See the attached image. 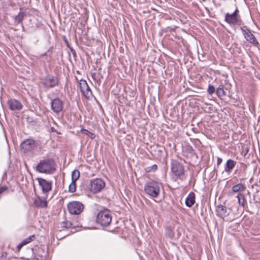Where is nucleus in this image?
Masks as SVG:
<instances>
[{
  "label": "nucleus",
  "instance_id": "f257e3e1",
  "mask_svg": "<svg viewBox=\"0 0 260 260\" xmlns=\"http://www.w3.org/2000/svg\"><path fill=\"white\" fill-rule=\"evenodd\" d=\"M38 172L45 174H52L55 170V162L52 159L41 160L36 167Z\"/></svg>",
  "mask_w": 260,
  "mask_h": 260
},
{
  "label": "nucleus",
  "instance_id": "f03ea898",
  "mask_svg": "<svg viewBox=\"0 0 260 260\" xmlns=\"http://www.w3.org/2000/svg\"><path fill=\"white\" fill-rule=\"evenodd\" d=\"M171 171L177 178L181 181H184L186 179L184 166L178 160L176 159L171 160Z\"/></svg>",
  "mask_w": 260,
  "mask_h": 260
},
{
  "label": "nucleus",
  "instance_id": "7ed1b4c3",
  "mask_svg": "<svg viewBox=\"0 0 260 260\" xmlns=\"http://www.w3.org/2000/svg\"><path fill=\"white\" fill-rule=\"evenodd\" d=\"M145 192L152 198H156L160 193V184L155 181L148 182L144 187Z\"/></svg>",
  "mask_w": 260,
  "mask_h": 260
},
{
  "label": "nucleus",
  "instance_id": "20e7f679",
  "mask_svg": "<svg viewBox=\"0 0 260 260\" xmlns=\"http://www.w3.org/2000/svg\"><path fill=\"white\" fill-rule=\"evenodd\" d=\"M97 223L102 226H106L109 225L112 220V216L108 210L100 211L97 215L96 219Z\"/></svg>",
  "mask_w": 260,
  "mask_h": 260
},
{
  "label": "nucleus",
  "instance_id": "39448f33",
  "mask_svg": "<svg viewBox=\"0 0 260 260\" xmlns=\"http://www.w3.org/2000/svg\"><path fill=\"white\" fill-rule=\"evenodd\" d=\"M105 186V183L103 180L96 178L90 181L89 188L91 192L96 193L101 191Z\"/></svg>",
  "mask_w": 260,
  "mask_h": 260
},
{
  "label": "nucleus",
  "instance_id": "423d86ee",
  "mask_svg": "<svg viewBox=\"0 0 260 260\" xmlns=\"http://www.w3.org/2000/svg\"><path fill=\"white\" fill-rule=\"evenodd\" d=\"M68 209L71 214H80L84 209V205L80 202L73 201L68 205Z\"/></svg>",
  "mask_w": 260,
  "mask_h": 260
},
{
  "label": "nucleus",
  "instance_id": "0eeeda50",
  "mask_svg": "<svg viewBox=\"0 0 260 260\" xmlns=\"http://www.w3.org/2000/svg\"><path fill=\"white\" fill-rule=\"evenodd\" d=\"M36 147V142L31 139H28L23 141L20 144L21 152L26 153L31 151Z\"/></svg>",
  "mask_w": 260,
  "mask_h": 260
},
{
  "label": "nucleus",
  "instance_id": "6e6552de",
  "mask_svg": "<svg viewBox=\"0 0 260 260\" xmlns=\"http://www.w3.org/2000/svg\"><path fill=\"white\" fill-rule=\"evenodd\" d=\"M241 30H242L244 38L249 43L254 45H256L258 43L256 38L251 32L250 30L246 26L241 27Z\"/></svg>",
  "mask_w": 260,
  "mask_h": 260
},
{
  "label": "nucleus",
  "instance_id": "1a4fd4ad",
  "mask_svg": "<svg viewBox=\"0 0 260 260\" xmlns=\"http://www.w3.org/2000/svg\"><path fill=\"white\" fill-rule=\"evenodd\" d=\"M43 84L46 88H53L58 85V80L56 77L48 75L44 78Z\"/></svg>",
  "mask_w": 260,
  "mask_h": 260
},
{
  "label": "nucleus",
  "instance_id": "9d476101",
  "mask_svg": "<svg viewBox=\"0 0 260 260\" xmlns=\"http://www.w3.org/2000/svg\"><path fill=\"white\" fill-rule=\"evenodd\" d=\"M79 85L83 95L89 99L92 95V92L87 82L84 80L81 79L79 82Z\"/></svg>",
  "mask_w": 260,
  "mask_h": 260
},
{
  "label": "nucleus",
  "instance_id": "9b49d317",
  "mask_svg": "<svg viewBox=\"0 0 260 260\" xmlns=\"http://www.w3.org/2000/svg\"><path fill=\"white\" fill-rule=\"evenodd\" d=\"M63 103L59 98H55L51 102V109L55 113H59L63 110Z\"/></svg>",
  "mask_w": 260,
  "mask_h": 260
},
{
  "label": "nucleus",
  "instance_id": "f8f14e48",
  "mask_svg": "<svg viewBox=\"0 0 260 260\" xmlns=\"http://www.w3.org/2000/svg\"><path fill=\"white\" fill-rule=\"evenodd\" d=\"M225 21L230 25L240 24L241 22L240 17H236L231 14L226 13L225 15Z\"/></svg>",
  "mask_w": 260,
  "mask_h": 260
},
{
  "label": "nucleus",
  "instance_id": "ddd939ff",
  "mask_svg": "<svg viewBox=\"0 0 260 260\" xmlns=\"http://www.w3.org/2000/svg\"><path fill=\"white\" fill-rule=\"evenodd\" d=\"M39 185L42 187V190L44 192H48L51 189V182L47 181L43 178L37 179Z\"/></svg>",
  "mask_w": 260,
  "mask_h": 260
},
{
  "label": "nucleus",
  "instance_id": "4468645a",
  "mask_svg": "<svg viewBox=\"0 0 260 260\" xmlns=\"http://www.w3.org/2000/svg\"><path fill=\"white\" fill-rule=\"evenodd\" d=\"M9 108L11 110H20L23 107L22 104L18 100L11 99L8 101Z\"/></svg>",
  "mask_w": 260,
  "mask_h": 260
},
{
  "label": "nucleus",
  "instance_id": "2eb2a0df",
  "mask_svg": "<svg viewBox=\"0 0 260 260\" xmlns=\"http://www.w3.org/2000/svg\"><path fill=\"white\" fill-rule=\"evenodd\" d=\"M216 215L220 217H224L228 215L227 213V208L226 207L222 204H219L216 207Z\"/></svg>",
  "mask_w": 260,
  "mask_h": 260
},
{
  "label": "nucleus",
  "instance_id": "dca6fc26",
  "mask_svg": "<svg viewBox=\"0 0 260 260\" xmlns=\"http://www.w3.org/2000/svg\"><path fill=\"white\" fill-rule=\"evenodd\" d=\"M237 164V162L232 159H229L225 164L224 166V171L230 174L231 173L232 170L234 169Z\"/></svg>",
  "mask_w": 260,
  "mask_h": 260
},
{
  "label": "nucleus",
  "instance_id": "f3484780",
  "mask_svg": "<svg viewBox=\"0 0 260 260\" xmlns=\"http://www.w3.org/2000/svg\"><path fill=\"white\" fill-rule=\"evenodd\" d=\"M195 203V194L190 192L185 200V205L188 207H191Z\"/></svg>",
  "mask_w": 260,
  "mask_h": 260
},
{
  "label": "nucleus",
  "instance_id": "a211bd4d",
  "mask_svg": "<svg viewBox=\"0 0 260 260\" xmlns=\"http://www.w3.org/2000/svg\"><path fill=\"white\" fill-rule=\"evenodd\" d=\"M35 206L37 208H45L47 206V202L45 199L38 198L34 202Z\"/></svg>",
  "mask_w": 260,
  "mask_h": 260
},
{
  "label": "nucleus",
  "instance_id": "6ab92c4d",
  "mask_svg": "<svg viewBox=\"0 0 260 260\" xmlns=\"http://www.w3.org/2000/svg\"><path fill=\"white\" fill-rule=\"evenodd\" d=\"M246 187L244 184L238 183L233 185L232 187V190L234 192L241 193L244 191Z\"/></svg>",
  "mask_w": 260,
  "mask_h": 260
},
{
  "label": "nucleus",
  "instance_id": "aec40b11",
  "mask_svg": "<svg viewBox=\"0 0 260 260\" xmlns=\"http://www.w3.org/2000/svg\"><path fill=\"white\" fill-rule=\"evenodd\" d=\"M237 198H238V203L239 205L244 207L246 201L245 196L242 193H238V194L237 196Z\"/></svg>",
  "mask_w": 260,
  "mask_h": 260
},
{
  "label": "nucleus",
  "instance_id": "412c9836",
  "mask_svg": "<svg viewBox=\"0 0 260 260\" xmlns=\"http://www.w3.org/2000/svg\"><path fill=\"white\" fill-rule=\"evenodd\" d=\"M60 225L62 228L73 229L75 228V225L72 222L67 220L62 222Z\"/></svg>",
  "mask_w": 260,
  "mask_h": 260
},
{
  "label": "nucleus",
  "instance_id": "4be33fe9",
  "mask_svg": "<svg viewBox=\"0 0 260 260\" xmlns=\"http://www.w3.org/2000/svg\"><path fill=\"white\" fill-rule=\"evenodd\" d=\"M25 16V13L20 11L18 14L15 17V22L18 23H22Z\"/></svg>",
  "mask_w": 260,
  "mask_h": 260
},
{
  "label": "nucleus",
  "instance_id": "5701e85b",
  "mask_svg": "<svg viewBox=\"0 0 260 260\" xmlns=\"http://www.w3.org/2000/svg\"><path fill=\"white\" fill-rule=\"evenodd\" d=\"M80 172L78 170H74L72 173V181L76 182L79 178Z\"/></svg>",
  "mask_w": 260,
  "mask_h": 260
},
{
  "label": "nucleus",
  "instance_id": "b1692460",
  "mask_svg": "<svg viewBox=\"0 0 260 260\" xmlns=\"http://www.w3.org/2000/svg\"><path fill=\"white\" fill-rule=\"evenodd\" d=\"M216 94L218 97H222L225 95V92L223 89V86L221 85L218 87L216 91Z\"/></svg>",
  "mask_w": 260,
  "mask_h": 260
},
{
  "label": "nucleus",
  "instance_id": "393cba45",
  "mask_svg": "<svg viewBox=\"0 0 260 260\" xmlns=\"http://www.w3.org/2000/svg\"><path fill=\"white\" fill-rule=\"evenodd\" d=\"M81 132L82 133H83V134L87 136L91 139H93L95 138V135L93 133H92L89 132V131L85 129L84 128H82L81 129Z\"/></svg>",
  "mask_w": 260,
  "mask_h": 260
},
{
  "label": "nucleus",
  "instance_id": "a878e982",
  "mask_svg": "<svg viewBox=\"0 0 260 260\" xmlns=\"http://www.w3.org/2000/svg\"><path fill=\"white\" fill-rule=\"evenodd\" d=\"M166 235L170 238H172L174 236V233L170 226L166 228Z\"/></svg>",
  "mask_w": 260,
  "mask_h": 260
},
{
  "label": "nucleus",
  "instance_id": "bb28decb",
  "mask_svg": "<svg viewBox=\"0 0 260 260\" xmlns=\"http://www.w3.org/2000/svg\"><path fill=\"white\" fill-rule=\"evenodd\" d=\"M76 182L72 181L71 183L69 186V190L70 192L73 193L76 191Z\"/></svg>",
  "mask_w": 260,
  "mask_h": 260
},
{
  "label": "nucleus",
  "instance_id": "cd10ccee",
  "mask_svg": "<svg viewBox=\"0 0 260 260\" xmlns=\"http://www.w3.org/2000/svg\"><path fill=\"white\" fill-rule=\"evenodd\" d=\"M157 166L156 165H153L151 167H148L145 168V170L146 172H150L151 171H155L157 170Z\"/></svg>",
  "mask_w": 260,
  "mask_h": 260
},
{
  "label": "nucleus",
  "instance_id": "c85d7f7f",
  "mask_svg": "<svg viewBox=\"0 0 260 260\" xmlns=\"http://www.w3.org/2000/svg\"><path fill=\"white\" fill-rule=\"evenodd\" d=\"M34 238H35V236L31 235V236H30L29 237H27V238L25 239L24 240H23L22 242H23V244H24V245H25L26 244L32 241Z\"/></svg>",
  "mask_w": 260,
  "mask_h": 260
},
{
  "label": "nucleus",
  "instance_id": "c756f323",
  "mask_svg": "<svg viewBox=\"0 0 260 260\" xmlns=\"http://www.w3.org/2000/svg\"><path fill=\"white\" fill-rule=\"evenodd\" d=\"M207 91L208 93L210 94H212L213 93H214L215 91V89L214 86L209 84L208 86Z\"/></svg>",
  "mask_w": 260,
  "mask_h": 260
},
{
  "label": "nucleus",
  "instance_id": "7c9ffc66",
  "mask_svg": "<svg viewBox=\"0 0 260 260\" xmlns=\"http://www.w3.org/2000/svg\"><path fill=\"white\" fill-rule=\"evenodd\" d=\"M249 149L247 146H244L242 147V154L245 157L246 156L247 154L249 152Z\"/></svg>",
  "mask_w": 260,
  "mask_h": 260
},
{
  "label": "nucleus",
  "instance_id": "2f4dec72",
  "mask_svg": "<svg viewBox=\"0 0 260 260\" xmlns=\"http://www.w3.org/2000/svg\"><path fill=\"white\" fill-rule=\"evenodd\" d=\"M7 253L3 252L0 257V260H7Z\"/></svg>",
  "mask_w": 260,
  "mask_h": 260
},
{
  "label": "nucleus",
  "instance_id": "473e14b6",
  "mask_svg": "<svg viewBox=\"0 0 260 260\" xmlns=\"http://www.w3.org/2000/svg\"><path fill=\"white\" fill-rule=\"evenodd\" d=\"M8 189V187L6 186L0 187V194L4 192L5 191L7 190Z\"/></svg>",
  "mask_w": 260,
  "mask_h": 260
},
{
  "label": "nucleus",
  "instance_id": "72a5a7b5",
  "mask_svg": "<svg viewBox=\"0 0 260 260\" xmlns=\"http://www.w3.org/2000/svg\"><path fill=\"white\" fill-rule=\"evenodd\" d=\"M238 13H239V11L237 9H236V10L234 11V12L231 14L236 17H240V16L239 15Z\"/></svg>",
  "mask_w": 260,
  "mask_h": 260
},
{
  "label": "nucleus",
  "instance_id": "f704fd0d",
  "mask_svg": "<svg viewBox=\"0 0 260 260\" xmlns=\"http://www.w3.org/2000/svg\"><path fill=\"white\" fill-rule=\"evenodd\" d=\"M44 257L42 255H36V260H44Z\"/></svg>",
  "mask_w": 260,
  "mask_h": 260
},
{
  "label": "nucleus",
  "instance_id": "c9c22d12",
  "mask_svg": "<svg viewBox=\"0 0 260 260\" xmlns=\"http://www.w3.org/2000/svg\"><path fill=\"white\" fill-rule=\"evenodd\" d=\"M222 161V158H221L220 157H218L217 158V166H219L221 164Z\"/></svg>",
  "mask_w": 260,
  "mask_h": 260
},
{
  "label": "nucleus",
  "instance_id": "e433bc0d",
  "mask_svg": "<svg viewBox=\"0 0 260 260\" xmlns=\"http://www.w3.org/2000/svg\"><path fill=\"white\" fill-rule=\"evenodd\" d=\"M70 50H71L72 53L73 54V55L74 56H75L76 54L75 50L72 48H70Z\"/></svg>",
  "mask_w": 260,
  "mask_h": 260
},
{
  "label": "nucleus",
  "instance_id": "4c0bfd02",
  "mask_svg": "<svg viewBox=\"0 0 260 260\" xmlns=\"http://www.w3.org/2000/svg\"><path fill=\"white\" fill-rule=\"evenodd\" d=\"M24 244H23V242H22L20 244H19L18 246H17V248L18 249H20L23 246H24Z\"/></svg>",
  "mask_w": 260,
  "mask_h": 260
},
{
  "label": "nucleus",
  "instance_id": "58836bf2",
  "mask_svg": "<svg viewBox=\"0 0 260 260\" xmlns=\"http://www.w3.org/2000/svg\"><path fill=\"white\" fill-rule=\"evenodd\" d=\"M201 2H205L206 0H200Z\"/></svg>",
  "mask_w": 260,
  "mask_h": 260
},
{
  "label": "nucleus",
  "instance_id": "ea45409f",
  "mask_svg": "<svg viewBox=\"0 0 260 260\" xmlns=\"http://www.w3.org/2000/svg\"><path fill=\"white\" fill-rule=\"evenodd\" d=\"M22 29H24V26L23 25H22Z\"/></svg>",
  "mask_w": 260,
  "mask_h": 260
},
{
  "label": "nucleus",
  "instance_id": "a19ab883",
  "mask_svg": "<svg viewBox=\"0 0 260 260\" xmlns=\"http://www.w3.org/2000/svg\"><path fill=\"white\" fill-rule=\"evenodd\" d=\"M54 131L53 127H52V131Z\"/></svg>",
  "mask_w": 260,
  "mask_h": 260
},
{
  "label": "nucleus",
  "instance_id": "79ce46f5",
  "mask_svg": "<svg viewBox=\"0 0 260 260\" xmlns=\"http://www.w3.org/2000/svg\"><path fill=\"white\" fill-rule=\"evenodd\" d=\"M54 131L53 127H52V131Z\"/></svg>",
  "mask_w": 260,
  "mask_h": 260
}]
</instances>
